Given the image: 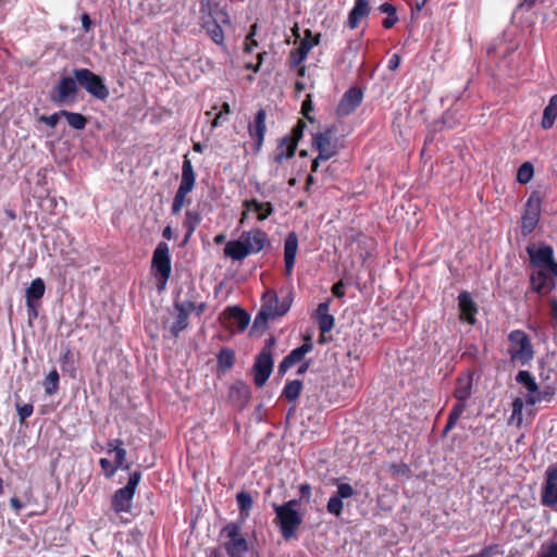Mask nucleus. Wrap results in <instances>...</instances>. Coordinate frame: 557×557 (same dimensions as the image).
Instances as JSON below:
<instances>
[{"instance_id": "nucleus-48", "label": "nucleus", "mask_w": 557, "mask_h": 557, "mask_svg": "<svg viewBox=\"0 0 557 557\" xmlns=\"http://www.w3.org/2000/svg\"><path fill=\"white\" fill-rule=\"evenodd\" d=\"M60 116H62L61 111L51 115H41L39 120L47 124L49 127L54 128L59 122Z\"/></svg>"}, {"instance_id": "nucleus-8", "label": "nucleus", "mask_w": 557, "mask_h": 557, "mask_svg": "<svg viewBox=\"0 0 557 557\" xmlns=\"http://www.w3.org/2000/svg\"><path fill=\"white\" fill-rule=\"evenodd\" d=\"M275 344L274 337H269L265 342V346L258 355L255 366V383L258 387L264 385V383L270 377L273 370V358H272V348Z\"/></svg>"}, {"instance_id": "nucleus-37", "label": "nucleus", "mask_w": 557, "mask_h": 557, "mask_svg": "<svg viewBox=\"0 0 557 557\" xmlns=\"http://www.w3.org/2000/svg\"><path fill=\"white\" fill-rule=\"evenodd\" d=\"M524 400L522 398H516L512 401V413L509 418V423L515 424L516 426H521L523 422L522 410L524 407Z\"/></svg>"}, {"instance_id": "nucleus-5", "label": "nucleus", "mask_w": 557, "mask_h": 557, "mask_svg": "<svg viewBox=\"0 0 557 557\" xmlns=\"http://www.w3.org/2000/svg\"><path fill=\"white\" fill-rule=\"evenodd\" d=\"M196 174L191 161L184 156L180 186L172 202V213L178 214L186 203L188 194L194 189Z\"/></svg>"}, {"instance_id": "nucleus-39", "label": "nucleus", "mask_w": 557, "mask_h": 557, "mask_svg": "<svg viewBox=\"0 0 557 557\" xmlns=\"http://www.w3.org/2000/svg\"><path fill=\"white\" fill-rule=\"evenodd\" d=\"M236 500H237L238 508L240 510V516L243 518H247L250 509L252 508V498H251L250 494H248L246 492H239L236 495Z\"/></svg>"}, {"instance_id": "nucleus-49", "label": "nucleus", "mask_w": 557, "mask_h": 557, "mask_svg": "<svg viewBox=\"0 0 557 557\" xmlns=\"http://www.w3.org/2000/svg\"><path fill=\"white\" fill-rule=\"evenodd\" d=\"M114 454H115V463L117 465V467L120 469H128V466L124 465L125 459H126V450L123 447H121Z\"/></svg>"}, {"instance_id": "nucleus-11", "label": "nucleus", "mask_w": 557, "mask_h": 557, "mask_svg": "<svg viewBox=\"0 0 557 557\" xmlns=\"http://www.w3.org/2000/svg\"><path fill=\"white\" fill-rule=\"evenodd\" d=\"M73 74L78 84L85 88L87 92L101 100L108 98L109 89L99 75L88 69H76L73 71Z\"/></svg>"}, {"instance_id": "nucleus-15", "label": "nucleus", "mask_w": 557, "mask_h": 557, "mask_svg": "<svg viewBox=\"0 0 557 557\" xmlns=\"http://www.w3.org/2000/svg\"><path fill=\"white\" fill-rule=\"evenodd\" d=\"M542 504L557 508V467H548L546 479L542 488Z\"/></svg>"}, {"instance_id": "nucleus-23", "label": "nucleus", "mask_w": 557, "mask_h": 557, "mask_svg": "<svg viewBox=\"0 0 557 557\" xmlns=\"http://www.w3.org/2000/svg\"><path fill=\"white\" fill-rule=\"evenodd\" d=\"M362 94L356 88L346 91L337 106V114L347 116L361 103Z\"/></svg>"}, {"instance_id": "nucleus-26", "label": "nucleus", "mask_w": 557, "mask_h": 557, "mask_svg": "<svg viewBox=\"0 0 557 557\" xmlns=\"http://www.w3.org/2000/svg\"><path fill=\"white\" fill-rule=\"evenodd\" d=\"M298 250V237L296 233H289L284 243V262L285 272L290 275L295 265L296 255Z\"/></svg>"}, {"instance_id": "nucleus-20", "label": "nucleus", "mask_w": 557, "mask_h": 557, "mask_svg": "<svg viewBox=\"0 0 557 557\" xmlns=\"http://www.w3.org/2000/svg\"><path fill=\"white\" fill-rule=\"evenodd\" d=\"M516 380L518 383L523 385L525 389L528 391L525 404L533 406L536 403L541 401V393L539 392V386L534 380V377L531 375L529 371L522 370L519 371Z\"/></svg>"}, {"instance_id": "nucleus-22", "label": "nucleus", "mask_w": 557, "mask_h": 557, "mask_svg": "<svg viewBox=\"0 0 557 557\" xmlns=\"http://www.w3.org/2000/svg\"><path fill=\"white\" fill-rule=\"evenodd\" d=\"M77 84L78 82L76 81L75 76L63 77L55 86L54 94L51 97L52 100L57 103H62L70 97H74L77 91Z\"/></svg>"}, {"instance_id": "nucleus-60", "label": "nucleus", "mask_w": 557, "mask_h": 557, "mask_svg": "<svg viewBox=\"0 0 557 557\" xmlns=\"http://www.w3.org/2000/svg\"><path fill=\"white\" fill-rule=\"evenodd\" d=\"M82 25L85 32H88L91 26V20L88 14L84 13L82 15Z\"/></svg>"}, {"instance_id": "nucleus-31", "label": "nucleus", "mask_w": 557, "mask_h": 557, "mask_svg": "<svg viewBox=\"0 0 557 557\" xmlns=\"http://www.w3.org/2000/svg\"><path fill=\"white\" fill-rule=\"evenodd\" d=\"M226 314L228 319L232 320L233 326L239 332L244 331L250 322L249 314L239 307L228 308Z\"/></svg>"}, {"instance_id": "nucleus-33", "label": "nucleus", "mask_w": 557, "mask_h": 557, "mask_svg": "<svg viewBox=\"0 0 557 557\" xmlns=\"http://www.w3.org/2000/svg\"><path fill=\"white\" fill-rule=\"evenodd\" d=\"M557 117V94L554 95L548 104L545 107L542 119V127L544 129H549L553 127L555 120Z\"/></svg>"}, {"instance_id": "nucleus-59", "label": "nucleus", "mask_w": 557, "mask_h": 557, "mask_svg": "<svg viewBox=\"0 0 557 557\" xmlns=\"http://www.w3.org/2000/svg\"><path fill=\"white\" fill-rule=\"evenodd\" d=\"M317 313H318V318L324 317L325 314H330L329 313V304L327 302L320 304L318 306Z\"/></svg>"}, {"instance_id": "nucleus-45", "label": "nucleus", "mask_w": 557, "mask_h": 557, "mask_svg": "<svg viewBox=\"0 0 557 557\" xmlns=\"http://www.w3.org/2000/svg\"><path fill=\"white\" fill-rule=\"evenodd\" d=\"M174 308L177 312H183L189 317L196 310V304L191 300L176 301Z\"/></svg>"}, {"instance_id": "nucleus-42", "label": "nucleus", "mask_w": 557, "mask_h": 557, "mask_svg": "<svg viewBox=\"0 0 557 557\" xmlns=\"http://www.w3.org/2000/svg\"><path fill=\"white\" fill-rule=\"evenodd\" d=\"M188 326V315L183 312H177L175 321L170 327V332L173 336H177L182 331Z\"/></svg>"}, {"instance_id": "nucleus-2", "label": "nucleus", "mask_w": 557, "mask_h": 557, "mask_svg": "<svg viewBox=\"0 0 557 557\" xmlns=\"http://www.w3.org/2000/svg\"><path fill=\"white\" fill-rule=\"evenodd\" d=\"M299 499H290L281 505L273 504L274 524L278 528L285 541L296 539L304 522V515L299 511Z\"/></svg>"}, {"instance_id": "nucleus-32", "label": "nucleus", "mask_w": 557, "mask_h": 557, "mask_svg": "<svg viewBox=\"0 0 557 557\" xmlns=\"http://www.w3.org/2000/svg\"><path fill=\"white\" fill-rule=\"evenodd\" d=\"M224 255L233 260L240 261L250 253L246 250L242 239L238 238L237 240H230L226 243L224 247Z\"/></svg>"}, {"instance_id": "nucleus-28", "label": "nucleus", "mask_w": 557, "mask_h": 557, "mask_svg": "<svg viewBox=\"0 0 557 557\" xmlns=\"http://www.w3.org/2000/svg\"><path fill=\"white\" fill-rule=\"evenodd\" d=\"M473 376L472 373L467 372L460 375L456 383L454 397L456 400H467L472 394Z\"/></svg>"}, {"instance_id": "nucleus-24", "label": "nucleus", "mask_w": 557, "mask_h": 557, "mask_svg": "<svg viewBox=\"0 0 557 557\" xmlns=\"http://www.w3.org/2000/svg\"><path fill=\"white\" fill-rule=\"evenodd\" d=\"M311 37V32L309 29L306 30V38H304L300 44H299V47L294 49L292 52H290V62H292V65L293 66H298L299 64L302 63V61L307 58L309 51L315 46L319 44V38L315 37V38H310Z\"/></svg>"}, {"instance_id": "nucleus-7", "label": "nucleus", "mask_w": 557, "mask_h": 557, "mask_svg": "<svg viewBox=\"0 0 557 557\" xmlns=\"http://www.w3.org/2000/svg\"><path fill=\"white\" fill-rule=\"evenodd\" d=\"M225 537L224 548L230 557H244L248 552V543L236 523H228L222 530Z\"/></svg>"}, {"instance_id": "nucleus-64", "label": "nucleus", "mask_w": 557, "mask_h": 557, "mask_svg": "<svg viewBox=\"0 0 557 557\" xmlns=\"http://www.w3.org/2000/svg\"><path fill=\"white\" fill-rule=\"evenodd\" d=\"M264 55H265V52H261V53L257 54V63H256V66H253V72L257 73L260 70V66L263 62Z\"/></svg>"}, {"instance_id": "nucleus-55", "label": "nucleus", "mask_w": 557, "mask_h": 557, "mask_svg": "<svg viewBox=\"0 0 557 557\" xmlns=\"http://www.w3.org/2000/svg\"><path fill=\"white\" fill-rule=\"evenodd\" d=\"M299 492H300L302 498H306L307 500L310 499V497H311V486L309 484H307V483L301 484L300 487H299Z\"/></svg>"}, {"instance_id": "nucleus-6", "label": "nucleus", "mask_w": 557, "mask_h": 557, "mask_svg": "<svg viewBox=\"0 0 557 557\" xmlns=\"http://www.w3.org/2000/svg\"><path fill=\"white\" fill-rule=\"evenodd\" d=\"M312 146L319 154L311 164V171L317 172L320 161H326L337 153V145L334 139V132L330 128L319 132L313 136Z\"/></svg>"}, {"instance_id": "nucleus-56", "label": "nucleus", "mask_w": 557, "mask_h": 557, "mask_svg": "<svg viewBox=\"0 0 557 557\" xmlns=\"http://www.w3.org/2000/svg\"><path fill=\"white\" fill-rule=\"evenodd\" d=\"M398 21L397 15H387V17L383 21V27L388 29L392 28Z\"/></svg>"}, {"instance_id": "nucleus-50", "label": "nucleus", "mask_w": 557, "mask_h": 557, "mask_svg": "<svg viewBox=\"0 0 557 557\" xmlns=\"http://www.w3.org/2000/svg\"><path fill=\"white\" fill-rule=\"evenodd\" d=\"M33 409H34L33 405H30V404H25L21 407H17V411H18V416H20L21 420H24V419L30 417L33 413Z\"/></svg>"}, {"instance_id": "nucleus-40", "label": "nucleus", "mask_w": 557, "mask_h": 557, "mask_svg": "<svg viewBox=\"0 0 557 557\" xmlns=\"http://www.w3.org/2000/svg\"><path fill=\"white\" fill-rule=\"evenodd\" d=\"M534 175V169L532 163L524 162L520 165L517 172V181L520 184H528Z\"/></svg>"}, {"instance_id": "nucleus-52", "label": "nucleus", "mask_w": 557, "mask_h": 557, "mask_svg": "<svg viewBox=\"0 0 557 557\" xmlns=\"http://www.w3.org/2000/svg\"><path fill=\"white\" fill-rule=\"evenodd\" d=\"M227 119L228 117L220 111L211 122L212 128L219 127L222 123L226 122Z\"/></svg>"}, {"instance_id": "nucleus-12", "label": "nucleus", "mask_w": 557, "mask_h": 557, "mask_svg": "<svg viewBox=\"0 0 557 557\" xmlns=\"http://www.w3.org/2000/svg\"><path fill=\"white\" fill-rule=\"evenodd\" d=\"M541 215V197L532 194L527 202L524 214L521 220V232L529 235L536 227Z\"/></svg>"}, {"instance_id": "nucleus-62", "label": "nucleus", "mask_w": 557, "mask_h": 557, "mask_svg": "<svg viewBox=\"0 0 557 557\" xmlns=\"http://www.w3.org/2000/svg\"><path fill=\"white\" fill-rule=\"evenodd\" d=\"M38 305H39V302H33V307H27V309H28V317H29L30 320L37 318V315H38V312H37Z\"/></svg>"}, {"instance_id": "nucleus-36", "label": "nucleus", "mask_w": 557, "mask_h": 557, "mask_svg": "<svg viewBox=\"0 0 557 557\" xmlns=\"http://www.w3.org/2000/svg\"><path fill=\"white\" fill-rule=\"evenodd\" d=\"M61 114H62V116H65L69 125L71 127H73L74 129H77V131L84 129L87 124L86 117L81 113L69 112V111L62 110Z\"/></svg>"}, {"instance_id": "nucleus-3", "label": "nucleus", "mask_w": 557, "mask_h": 557, "mask_svg": "<svg viewBox=\"0 0 557 557\" xmlns=\"http://www.w3.org/2000/svg\"><path fill=\"white\" fill-rule=\"evenodd\" d=\"M292 299L287 296L280 301L274 290H267L262 298V306L255 318L253 327L263 329L270 320L284 315L290 308Z\"/></svg>"}, {"instance_id": "nucleus-19", "label": "nucleus", "mask_w": 557, "mask_h": 557, "mask_svg": "<svg viewBox=\"0 0 557 557\" xmlns=\"http://www.w3.org/2000/svg\"><path fill=\"white\" fill-rule=\"evenodd\" d=\"M239 238L250 255L260 252L268 242L267 234L261 230L244 232Z\"/></svg>"}, {"instance_id": "nucleus-61", "label": "nucleus", "mask_w": 557, "mask_h": 557, "mask_svg": "<svg viewBox=\"0 0 557 557\" xmlns=\"http://www.w3.org/2000/svg\"><path fill=\"white\" fill-rule=\"evenodd\" d=\"M10 505L16 512H18L23 508V504L16 497H12L10 499Z\"/></svg>"}, {"instance_id": "nucleus-58", "label": "nucleus", "mask_w": 557, "mask_h": 557, "mask_svg": "<svg viewBox=\"0 0 557 557\" xmlns=\"http://www.w3.org/2000/svg\"><path fill=\"white\" fill-rule=\"evenodd\" d=\"M332 292L336 297H343L344 296V285L343 283H336L332 287Z\"/></svg>"}, {"instance_id": "nucleus-21", "label": "nucleus", "mask_w": 557, "mask_h": 557, "mask_svg": "<svg viewBox=\"0 0 557 557\" xmlns=\"http://www.w3.org/2000/svg\"><path fill=\"white\" fill-rule=\"evenodd\" d=\"M313 346L310 341V338H307L305 343L293 349L280 363L278 366V372L285 373L289 368L295 366L296 363L300 362L306 354L310 352L312 350Z\"/></svg>"}, {"instance_id": "nucleus-43", "label": "nucleus", "mask_w": 557, "mask_h": 557, "mask_svg": "<svg viewBox=\"0 0 557 557\" xmlns=\"http://www.w3.org/2000/svg\"><path fill=\"white\" fill-rule=\"evenodd\" d=\"M218 362L221 368L228 369L234 363V352L228 348H223L220 350L218 356Z\"/></svg>"}, {"instance_id": "nucleus-17", "label": "nucleus", "mask_w": 557, "mask_h": 557, "mask_svg": "<svg viewBox=\"0 0 557 557\" xmlns=\"http://www.w3.org/2000/svg\"><path fill=\"white\" fill-rule=\"evenodd\" d=\"M355 494V491L350 484L339 483L337 490L333 496L330 497L326 509L331 515L339 517L343 512L344 504L343 499L349 498Z\"/></svg>"}, {"instance_id": "nucleus-29", "label": "nucleus", "mask_w": 557, "mask_h": 557, "mask_svg": "<svg viewBox=\"0 0 557 557\" xmlns=\"http://www.w3.org/2000/svg\"><path fill=\"white\" fill-rule=\"evenodd\" d=\"M370 12L368 0H355V5L348 16V25L355 29L360 24V21L366 17Z\"/></svg>"}, {"instance_id": "nucleus-51", "label": "nucleus", "mask_w": 557, "mask_h": 557, "mask_svg": "<svg viewBox=\"0 0 557 557\" xmlns=\"http://www.w3.org/2000/svg\"><path fill=\"white\" fill-rule=\"evenodd\" d=\"M379 11L381 13H385L387 15H396V8L388 3V2H385V3H382L380 7H379Z\"/></svg>"}, {"instance_id": "nucleus-46", "label": "nucleus", "mask_w": 557, "mask_h": 557, "mask_svg": "<svg viewBox=\"0 0 557 557\" xmlns=\"http://www.w3.org/2000/svg\"><path fill=\"white\" fill-rule=\"evenodd\" d=\"M100 466H101V469L103 471V473L108 476V478H111L115 474L116 470L120 469L117 467V465H113L109 459L107 458H101L100 459Z\"/></svg>"}, {"instance_id": "nucleus-4", "label": "nucleus", "mask_w": 557, "mask_h": 557, "mask_svg": "<svg viewBox=\"0 0 557 557\" xmlns=\"http://www.w3.org/2000/svg\"><path fill=\"white\" fill-rule=\"evenodd\" d=\"M508 354L511 361L525 366L533 359V345L525 332L521 330L511 331L508 335Z\"/></svg>"}, {"instance_id": "nucleus-63", "label": "nucleus", "mask_w": 557, "mask_h": 557, "mask_svg": "<svg viewBox=\"0 0 557 557\" xmlns=\"http://www.w3.org/2000/svg\"><path fill=\"white\" fill-rule=\"evenodd\" d=\"M312 110V104L310 100V96L307 97V99L302 103V112L308 117V112Z\"/></svg>"}, {"instance_id": "nucleus-47", "label": "nucleus", "mask_w": 557, "mask_h": 557, "mask_svg": "<svg viewBox=\"0 0 557 557\" xmlns=\"http://www.w3.org/2000/svg\"><path fill=\"white\" fill-rule=\"evenodd\" d=\"M334 326V318L331 314H325L319 318V327L322 333L330 332Z\"/></svg>"}, {"instance_id": "nucleus-57", "label": "nucleus", "mask_w": 557, "mask_h": 557, "mask_svg": "<svg viewBox=\"0 0 557 557\" xmlns=\"http://www.w3.org/2000/svg\"><path fill=\"white\" fill-rule=\"evenodd\" d=\"M400 64V58L398 54H393L388 61V69L395 71Z\"/></svg>"}, {"instance_id": "nucleus-38", "label": "nucleus", "mask_w": 557, "mask_h": 557, "mask_svg": "<svg viewBox=\"0 0 557 557\" xmlns=\"http://www.w3.org/2000/svg\"><path fill=\"white\" fill-rule=\"evenodd\" d=\"M301 388H302L301 381H299V380L290 381L285 385V387L283 389V396L287 400L293 401L298 398V396L300 395Z\"/></svg>"}, {"instance_id": "nucleus-16", "label": "nucleus", "mask_w": 557, "mask_h": 557, "mask_svg": "<svg viewBox=\"0 0 557 557\" xmlns=\"http://www.w3.org/2000/svg\"><path fill=\"white\" fill-rule=\"evenodd\" d=\"M244 211L242 213L239 223L244 224L248 214L253 212L257 214L259 221L268 219L273 213V206L271 202H261L257 199L245 200L243 202Z\"/></svg>"}, {"instance_id": "nucleus-54", "label": "nucleus", "mask_w": 557, "mask_h": 557, "mask_svg": "<svg viewBox=\"0 0 557 557\" xmlns=\"http://www.w3.org/2000/svg\"><path fill=\"white\" fill-rule=\"evenodd\" d=\"M539 557H557V543H552L547 550Z\"/></svg>"}, {"instance_id": "nucleus-35", "label": "nucleus", "mask_w": 557, "mask_h": 557, "mask_svg": "<svg viewBox=\"0 0 557 557\" xmlns=\"http://www.w3.org/2000/svg\"><path fill=\"white\" fill-rule=\"evenodd\" d=\"M466 401L467 400H457V403L454 405L451 411L449 412L447 423L444 428V434L448 433L456 425L457 421L466 410Z\"/></svg>"}, {"instance_id": "nucleus-30", "label": "nucleus", "mask_w": 557, "mask_h": 557, "mask_svg": "<svg viewBox=\"0 0 557 557\" xmlns=\"http://www.w3.org/2000/svg\"><path fill=\"white\" fill-rule=\"evenodd\" d=\"M45 290L46 285L42 278L37 277L33 280L25 293L26 306L33 307V302H39L45 294Z\"/></svg>"}, {"instance_id": "nucleus-9", "label": "nucleus", "mask_w": 557, "mask_h": 557, "mask_svg": "<svg viewBox=\"0 0 557 557\" xmlns=\"http://www.w3.org/2000/svg\"><path fill=\"white\" fill-rule=\"evenodd\" d=\"M152 269L158 276V289L163 290L171 275V257L168 244H158L152 255Z\"/></svg>"}, {"instance_id": "nucleus-18", "label": "nucleus", "mask_w": 557, "mask_h": 557, "mask_svg": "<svg viewBox=\"0 0 557 557\" xmlns=\"http://www.w3.org/2000/svg\"><path fill=\"white\" fill-rule=\"evenodd\" d=\"M458 308L460 311L459 318L461 321L469 324H474L476 322L475 315L478 313V306L472 299L470 293L461 292L458 295Z\"/></svg>"}, {"instance_id": "nucleus-1", "label": "nucleus", "mask_w": 557, "mask_h": 557, "mask_svg": "<svg viewBox=\"0 0 557 557\" xmlns=\"http://www.w3.org/2000/svg\"><path fill=\"white\" fill-rule=\"evenodd\" d=\"M199 14L201 28L215 45L223 46L224 28L231 26L226 10L212 0H200Z\"/></svg>"}, {"instance_id": "nucleus-41", "label": "nucleus", "mask_w": 557, "mask_h": 557, "mask_svg": "<svg viewBox=\"0 0 557 557\" xmlns=\"http://www.w3.org/2000/svg\"><path fill=\"white\" fill-rule=\"evenodd\" d=\"M45 392L48 395H53L59 387V373L57 370H51L44 382Z\"/></svg>"}, {"instance_id": "nucleus-53", "label": "nucleus", "mask_w": 557, "mask_h": 557, "mask_svg": "<svg viewBox=\"0 0 557 557\" xmlns=\"http://www.w3.org/2000/svg\"><path fill=\"white\" fill-rule=\"evenodd\" d=\"M123 445V442L119 438L112 440L108 443V453H115L119 448H121Z\"/></svg>"}, {"instance_id": "nucleus-34", "label": "nucleus", "mask_w": 557, "mask_h": 557, "mask_svg": "<svg viewBox=\"0 0 557 557\" xmlns=\"http://www.w3.org/2000/svg\"><path fill=\"white\" fill-rule=\"evenodd\" d=\"M200 222H201V216L197 211L187 210L185 212V219L183 222V226L186 230V235L184 238L185 243L189 240V238L191 237V235L194 234V232L196 231V228L200 224Z\"/></svg>"}, {"instance_id": "nucleus-10", "label": "nucleus", "mask_w": 557, "mask_h": 557, "mask_svg": "<svg viewBox=\"0 0 557 557\" xmlns=\"http://www.w3.org/2000/svg\"><path fill=\"white\" fill-rule=\"evenodd\" d=\"M141 474L138 471L129 475L128 482L124 487L119 488L112 498V508L115 512H128L132 507V500L135 491L140 482Z\"/></svg>"}, {"instance_id": "nucleus-14", "label": "nucleus", "mask_w": 557, "mask_h": 557, "mask_svg": "<svg viewBox=\"0 0 557 557\" xmlns=\"http://www.w3.org/2000/svg\"><path fill=\"white\" fill-rule=\"evenodd\" d=\"M532 263L536 268H547L557 276V262L554 260V251L550 246H541L539 248H528Z\"/></svg>"}, {"instance_id": "nucleus-44", "label": "nucleus", "mask_w": 557, "mask_h": 557, "mask_svg": "<svg viewBox=\"0 0 557 557\" xmlns=\"http://www.w3.org/2000/svg\"><path fill=\"white\" fill-rule=\"evenodd\" d=\"M256 33H257V24H253L250 27V30L245 38L244 53H246V54L251 53L253 51V49L256 47H258V41L255 39Z\"/></svg>"}, {"instance_id": "nucleus-13", "label": "nucleus", "mask_w": 557, "mask_h": 557, "mask_svg": "<svg viewBox=\"0 0 557 557\" xmlns=\"http://www.w3.org/2000/svg\"><path fill=\"white\" fill-rule=\"evenodd\" d=\"M304 125L305 124L302 122H298L297 126L293 131V136H285L282 138L274 156L275 162L282 163L295 154L298 140L302 135Z\"/></svg>"}, {"instance_id": "nucleus-27", "label": "nucleus", "mask_w": 557, "mask_h": 557, "mask_svg": "<svg viewBox=\"0 0 557 557\" xmlns=\"http://www.w3.org/2000/svg\"><path fill=\"white\" fill-rule=\"evenodd\" d=\"M265 111L260 109L257 111L255 121L249 125V135L256 139V147L259 150L263 144L264 135H265Z\"/></svg>"}, {"instance_id": "nucleus-25", "label": "nucleus", "mask_w": 557, "mask_h": 557, "mask_svg": "<svg viewBox=\"0 0 557 557\" xmlns=\"http://www.w3.org/2000/svg\"><path fill=\"white\" fill-rule=\"evenodd\" d=\"M556 277L547 268H537L531 276V283L536 292H547L555 285Z\"/></svg>"}]
</instances>
